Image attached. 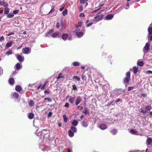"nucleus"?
I'll use <instances>...</instances> for the list:
<instances>
[{"label": "nucleus", "mask_w": 152, "mask_h": 152, "mask_svg": "<svg viewBox=\"0 0 152 152\" xmlns=\"http://www.w3.org/2000/svg\"><path fill=\"white\" fill-rule=\"evenodd\" d=\"M77 131V128L75 127L72 126L70 127V129L68 131L69 135L70 137H73L74 136V132L76 133Z\"/></svg>", "instance_id": "1"}, {"label": "nucleus", "mask_w": 152, "mask_h": 152, "mask_svg": "<svg viewBox=\"0 0 152 152\" xmlns=\"http://www.w3.org/2000/svg\"><path fill=\"white\" fill-rule=\"evenodd\" d=\"M56 27L57 28L59 29V30L61 31H62L64 28V25L63 21H61L60 24L57 22L56 25Z\"/></svg>", "instance_id": "2"}, {"label": "nucleus", "mask_w": 152, "mask_h": 152, "mask_svg": "<svg viewBox=\"0 0 152 152\" xmlns=\"http://www.w3.org/2000/svg\"><path fill=\"white\" fill-rule=\"evenodd\" d=\"M150 44L149 42H147L143 48V52L145 54L147 53L150 50Z\"/></svg>", "instance_id": "3"}, {"label": "nucleus", "mask_w": 152, "mask_h": 152, "mask_svg": "<svg viewBox=\"0 0 152 152\" xmlns=\"http://www.w3.org/2000/svg\"><path fill=\"white\" fill-rule=\"evenodd\" d=\"M126 77L124 79L123 82L124 83L128 84L130 80V72L129 71L126 73Z\"/></svg>", "instance_id": "4"}, {"label": "nucleus", "mask_w": 152, "mask_h": 152, "mask_svg": "<svg viewBox=\"0 0 152 152\" xmlns=\"http://www.w3.org/2000/svg\"><path fill=\"white\" fill-rule=\"evenodd\" d=\"M22 51L23 53L25 54H28L31 52L29 48L28 47L23 48L22 50Z\"/></svg>", "instance_id": "5"}, {"label": "nucleus", "mask_w": 152, "mask_h": 152, "mask_svg": "<svg viewBox=\"0 0 152 152\" xmlns=\"http://www.w3.org/2000/svg\"><path fill=\"white\" fill-rule=\"evenodd\" d=\"M99 13L97 14L96 15V16L94 17V19L96 20V21H97L101 20L104 16V15L102 14L99 15Z\"/></svg>", "instance_id": "6"}, {"label": "nucleus", "mask_w": 152, "mask_h": 152, "mask_svg": "<svg viewBox=\"0 0 152 152\" xmlns=\"http://www.w3.org/2000/svg\"><path fill=\"white\" fill-rule=\"evenodd\" d=\"M82 99L80 96L77 97L75 100V104L76 105H77L82 101Z\"/></svg>", "instance_id": "7"}, {"label": "nucleus", "mask_w": 152, "mask_h": 152, "mask_svg": "<svg viewBox=\"0 0 152 152\" xmlns=\"http://www.w3.org/2000/svg\"><path fill=\"white\" fill-rule=\"evenodd\" d=\"M146 143L147 146L151 144H152V138L148 137L146 140Z\"/></svg>", "instance_id": "8"}, {"label": "nucleus", "mask_w": 152, "mask_h": 152, "mask_svg": "<svg viewBox=\"0 0 152 152\" xmlns=\"http://www.w3.org/2000/svg\"><path fill=\"white\" fill-rule=\"evenodd\" d=\"M16 57L17 59L20 62H22L24 61V58L20 55H17Z\"/></svg>", "instance_id": "9"}, {"label": "nucleus", "mask_w": 152, "mask_h": 152, "mask_svg": "<svg viewBox=\"0 0 152 152\" xmlns=\"http://www.w3.org/2000/svg\"><path fill=\"white\" fill-rule=\"evenodd\" d=\"M54 30L53 29H51L46 34H45V37H47L48 36H50L51 37V34H53V32Z\"/></svg>", "instance_id": "10"}, {"label": "nucleus", "mask_w": 152, "mask_h": 152, "mask_svg": "<svg viewBox=\"0 0 152 152\" xmlns=\"http://www.w3.org/2000/svg\"><path fill=\"white\" fill-rule=\"evenodd\" d=\"M75 99V97L74 96L72 97V96H70V98L69 99V102L71 104H73Z\"/></svg>", "instance_id": "11"}, {"label": "nucleus", "mask_w": 152, "mask_h": 152, "mask_svg": "<svg viewBox=\"0 0 152 152\" xmlns=\"http://www.w3.org/2000/svg\"><path fill=\"white\" fill-rule=\"evenodd\" d=\"M99 128L102 130H104L107 128V126L104 124H102L99 126Z\"/></svg>", "instance_id": "12"}, {"label": "nucleus", "mask_w": 152, "mask_h": 152, "mask_svg": "<svg viewBox=\"0 0 152 152\" xmlns=\"http://www.w3.org/2000/svg\"><path fill=\"white\" fill-rule=\"evenodd\" d=\"M68 37V35L67 34H63L61 36L62 39L64 40H66Z\"/></svg>", "instance_id": "13"}, {"label": "nucleus", "mask_w": 152, "mask_h": 152, "mask_svg": "<svg viewBox=\"0 0 152 152\" xmlns=\"http://www.w3.org/2000/svg\"><path fill=\"white\" fill-rule=\"evenodd\" d=\"M15 90L17 91L20 92L22 90V88L21 86L19 85H17L15 87Z\"/></svg>", "instance_id": "14"}, {"label": "nucleus", "mask_w": 152, "mask_h": 152, "mask_svg": "<svg viewBox=\"0 0 152 152\" xmlns=\"http://www.w3.org/2000/svg\"><path fill=\"white\" fill-rule=\"evenodd\" d=\"M80 4H85V5L86 7L88 5L87 1H88V0H80Z\"/></svg>", "instance_id": "15"}, {"label": "nucleus", "mask_w": 152, "mask_h": 152, "mask_svg": "<svg viewBox=\"0 0 152 152\" xmlns=\"http://www.w3.org/2000/svg\"><path fill=\"white\" fill-rule=\"evenodd\" d=\"M113 15L110 14L107 15L105 17V18L106 20H110L113 18Z\"/></svg>", "instance_id": "16"}, {"label": "nucleus", "mask_w": 152, "mask_h": 152, "mask_svg": "<svg viewBox=\"0 0 152 152\" xmlns=\"http://www.w3.org/2000/svg\"><path fill=\"white\" fill-rule=\"evenodd\" d=\"M59 35V32H55L54 33H53V34H51V37L53 38H56Z\"/></svg>", "instance_id": "17"}, {"label": "nucleus", "mask_w": 152, "mask_h": 152, "mask_svg": "<svg viewBox=\"0 0 152 152\" xmlns=\"http://www.w3.org/2000/svg\"><path fill=\"white\" fill-rule=\"evenodd\" d=\"M83 113L86 115L89 114V112L88 108L86 107H85Z\"/></svg>", "instance_id": "18"}, {"label": "nucleus", "mask_w": 152, "mask_h": 152, "mask_svg": "<svg viewBox=\"0 0 152 152\" xmlns=\"http://www.w3.org/2000/svg\"><path fill=\"white\" fill-rule=\"evenodd\" d=\"M102 56H103V58H110L112 57V56L111 55H110L107 53L103 54Z\"/></svg>", "instance_id": "19"}, {"label": "nucleus", "mask_w": 152, "mask_h": 152, "mask_svg": "<svg viewBox=\"0 0 152 152\" xmlns=\"http://www.w3.org/2000/svg\"><path fill=\"white\" fill-rule=\"evenodd\" d=\"M7 33L8 32L7 31H5L4 32V34L7 35V36H9L11 35H14L15 34L14 32H9V33L8 34H7Z\"/></svg>", "instance_id": "20"}, {"label": "nucleus", "mask_w": 152, "mask_h": 152, "mask_svg": "<svg viewBox=\"0 0 152 152\" xmlns=\"http://www.w3.org/2000/svg\"><path fill=\"white\" fill-rule=\"evenodd\" d=\"M78 122L76 120H74L72 122V125L74 126H76L78 124Z\"/></svg>", "instance_id": "21"}, {"label": "nucleus", "mask_w": 152, "mask_h": 152, "mask_svg": "<svg viewBox=\"0 0 152 152\" xmlns=\"http://www.w3.org/2000/svg\"><path fill=\"white\" fill-rule=\"evenodd\" d=\"M34 117V113H30L28 115V118L29 119H32V118H33Z\"/></svg>", "instance_id": "22"}, {"label": "nucleus", "mask_w": 152, "mask_h": 152, "mask_svg": "<svg viewBox=\"0 0 152 152\" xmlns=\"http://www.w3.org/2000/svg\"><path fill=\"white\" fill-rule=\"evenodd\" d=\"M88 124L87 121H84L82 123V125L83 127H86L88 126Z\"/></svg>", "instance_id": "23"}, {"label": "nucleus", "mask_w": 152, "mask_h": 152, "mask_svg": "<svg viewBox=\"0 0 152 152\" xmlns=\"http://www.w3.org/2000/svg\"><path fill=\"white\" fill-rule=\"evenodd\" d=\"M76 35L78 37H80L83 36V33L82 32H79L76 33Z\"/></svg>", "instance_id": "24"}, {"label": "nucleus", "mask_w": 152, "mask_h": 152, "mask_svg": "<svg viewBox=\"0 0 152 152\" xmlns=\"http://www.w3.org/2000/svg\"><path fill=\"white\" fill-rule=\"evenodd\" d=\"M13 43L12 42L10 41L9 42L7 43L6 47L7 48H8L11 46L12 44Z\"/></svg>", "instance_id": "25"}, {"label": "nucleus", "mask_w": 152, "mask_h": 152, "mask_svg": "<svg viewBox=\"0 0 152 152\" xmlns=\"http://www.w3.org/2000/svg\"><path fill=\"white\" fill-rule=\"evenodd\" d=\"M145 109L146 111L150 110L152 109V107L150 105H148L146 106Z\"/></svg>", "instance_id": "26"}, {"label": "nucleus", "mask_w": 152, "mask_h": 152, "mask_svg": "<svg viewBox=\"0 0 152 152\" xmlns=\"http://www.w3.org/2000/svg\"><path fill=\"white\" fill-rule=\"evenodd\" d=\"M137 64L138 66H142L144 65V62L143 61H139V60H138L137 62Z\"/></svg>", "instance_id": "27"}, {"label": "nucleus", "mask_w": 152, "mask_h": 152, "mask_svg": "<svg viewBox=\"0 0 152 152\" xmlns=\"http://www.w3.org/2000/svg\"><path fill=\"white\" fill-rule=\"evenodd\" d=\"M9 83L11 85H12L14 84L15 81L13 78H10L9 80Z\"/></svg>", "instance_id": "28"}, {"label": "nucleus", "mask_w": 152, "mask_h": 152, "mask_svg": "<svg viewBox=\"0 0 152 152\" xmlns=\"http://www.w3.org/2000/svg\"><path fill=\"white\" fill-rule=\"evenodd\" d=\"M13 96L15 99L18 98L19 97V94L18 93L14 92L13 94Z\"/></svg>", "instance_id": "29"}, {"label": "nucleus", "mask_w": 152, "mask_h": 152, "mask_svg": "<svg viewBox=\"0 0 152 152\" xmlns=\"http://www.w3.org/2000/svg\"><path fill=\"white\" fill-rule=\"evenodd\" d=\"M10 9L8 7H6L4 9V13L6 14H8L9 12Z\"/></svg>", "instance_id": "30"}, {"label": "nucleus", "mask_w": 152, "mask_h": 152, "mask_svg": "<svg viewBox=\"0 0 152 152\" xmlns=\"http://www.w3.org/2000/svg\"><path fill=\"white\" fill-rule=\"evenodd\" d=\"M132 134H137V133H138V132L134 129H131L130 130Z\"/></svg>", "instance_id": "31"}, {"label": "nucleus", "mask_w": 152, "mask_h": 152, "mask_svg": "<svg viewBox=\"0 0 152 152\" xmlns=\"http://www.w3.org/2000/svg\"><path fill=\"white\" fill-rule=\"evenodd\" d=\"M148 31L149 35H152V27L148 28Z\"/></svg>", "instance_id": "32"}, {"label": "nucleus", "mask_w": 152, "mask_h": 152, "mask_svg": "<svg viewBox=\"0 0 152 152\" xmlns=\"http://www.w3.org/2000/svg\"><path fill=\"white\" fill-rule=\"evenodd\" d=\"M47 81H46L44 83L42 86L41 87V89L42 90H44L45 89V86L47 84Z\"/></svg>", "instance_id": "33"}, {"label": "nucleus", "mask_w": 152, "mask_h": 152, "mask_svg": "<svg viewBox=\"0 0 152 152\" xmlns=\"http://www.w3.org/2000/svg\"><path fill=\"white\" fill-rule=\"evenodd\" d=\"M34 104V101L32 100H31L29 102H28L29 105L30 107H33Z\"/></svg>", "instance_id": "34"}, {"label": "nucleus", "mask_w": 152, "mask_h": 152, "mask_svg": "<svg viewBox=\"0 0 152 152\" xmlns=\"http://www.w3.org/2000/svg\"><path fill=\"white\" fill-rule=\"evenodd\" d=\"M134 72V74H136L138 71V69L136 66H134L133 67Z\"/></svg>", "instance_id": "35"}, {"label": "nucleus", "mask_w": 152, "mask_h": 152, "mask_svg": "<svg viewBox=\"0 0 152 152\" xmlns=\"http://www.w3.org/2000/svg\"><path fill=\"white\" fill-rule=\"evenodd\" d=\"M82 23L83 22L82 21H80L78 23V25L76 26V28H78L79 27H81L82 25Z\"/></svg>", "instance_id": "36"}, {"label": "nucleus", "mask_w": 152, "mask_h": 152, "mask_svg": "<svg viewBox=\"0 0 152 152\" xmlns=\"http://www.w3.org/2000/svg\"><path fill=\"white\" fill-rule=\"evenodd\" d=\"M111 132L113 134L115 135L117 132V131L116 129H113L111 131Z\"/></svg>", "instance_id": "37"}, {"label": "nucleus", "mask_w": 152, "mask_h": 152, "mask_svg": "<svg viewBox=\"0 0 152 152\" xmlns=\"http://www.w3.org/2000/svg\"><path fill=\"white\" fill-rule=\"evenodd\" d=\"M63 118L64 122L66 123L67 122L68 118L67 117H66V115H63Z\"/></svg>", "instance_id": "38"}, {"label": "nucleus", "mask_w": 152, "mask_h": 152, "mask_svg": "<svg viewBox=\"0 0 152 152\" xmlns=\"http://www.w3.org/2000/svg\"><path fill=\"white\" fill-rule=\"evenodd\" d=\"M16 69L17 70H18L21 67V65L19 63H17L16 65Z\"/></svg>", "instance_id": "39"}, {"label": "nucleus", "mask_w": 152, "mask_h": 152, "mask_svg": "<svg viewBox=\"0 0 152 152\" xmlns=\"http://www.w3.org/2000/svg\"><path fill=\"white\" fill-rule=\"evenodd\" d=\"M73 79H75L77 81H80V78L77 76H74L72 78Z\"/></svg>", "instance_id": "40"}, {"label": "nucleus", "mask_w": 152, "mask_h": 152, "mask_svg": "<svg viewBox=\"0 0 152 152\" xmlns=\"http://www.w3.org/2000/svg\"><path fill=\"white\" fill-rule=\"evenodd\" d=\"M14 15L13 13H10L9 14H8L7 16L9 18H11L13 17H14Z\"/></svg>", "instance_id": "41"}, {"label": "nucleus", "mask_w": 152, "mask_h": 152, "mask_svg": "<svg viewBox=\"0 0 152 152\" xmlns=\"http://www.w3.org/2000/svg\"><path fill=\"white\" fill-rule=\"evenodd\" d=\"M73 64L74 66H78L80 65V63L78 62H75L73 63Z\"/></svg>", "instance_id": "42"}, {"label": "nucleus", "mask_w": 152, "mask_h": 152, "mask_svg": "<svg viewBox=\"0 0 152 152\" xmlns=\"http://www.w3.org/2000/svg\"><path fill=\"white\" fill-rule=\"evenodd\" d=\"M62 74L61 73H60L58 74V76L57 77V80H58L61 78H64V77L63 76H61V75H62Z\"/></svg>", "instance_id": "43"}, {"label": "nucleus", "mask_w": 152, "mask_h": 152, "mask_svg": "<svg viewBox=\"0 0 152 152\" xmlns=\"http://www.w3.org/2000/svg\"><path fill=\"white\" fill-rule=\"evenodd\" d=\"M68 11L67 10H65L62 12V15L63 16H65L67 14Z\"/></svg>", "instance_id": "44"}, {"label": "nucleus", "mask_w": 152, "mask_h": 152, "mask_svg": "<svg viewBox=\"0 0 152 152\" xmlns=\"http://www.w3.org/2000/svg\"><path fill=\"white\" fill-rule=\"evenodd\" d=\"M12 53V50H10L6 53V54L7 55H11Z\"/></svg>", "instance_id": "45"}, {"label": "nucleus", "mask_w": 152, "mask_h": 152, "mask_svg": "<svg viewBox=\"0 0 152 152\" xmlns=\"http://www.w3.org/2000/svg\"><path fill=\"white\" fill-rule=\"evenodd\" d=\"M72 89L74 91L77 90V88L75 85H74L72 86Z\"/></svg>", "instance_id": "46"}, {"label": "nucleus", "mask_w": 152, "mask_h": 152, "mask_svg": "<svg viewBox=\"0 0 152 152\" xmlns=\"http://www.w3.org/2000/svg\"><path fill=\"white\" fill-rule=\"evenodd\" d=\"M78 8L79 11L81 12L83 10V6H79L78 7Z\"/></svg>", "instance_id": "47"}, {"label": "nucleus", "mask_w": 152, "mask_h": 152, "mask_svg": "<svg viewBox=\"0 0 152 152\" xmlns=\"http://www.w3.org/2000/svg\"><path fill=\"white\" fill-rule=\"evenodd\" d=\"M45 100H47L49 102H51L52 101V99L49 98H45L44 99Z\"/></svg>", "instance_id": "48"}, {"label": "nucleus", "mask_w": 152, "mask_h": 152, "mask_svg": "<svg viewBox=\"0 0 152 152\" xmlns=\"http://www.w3.org/2000/svg\"><path fill=\"white\" fill-rule=\"evenodd\" d=\"M82 78L83 80H85V81H86V77L85 76L83 75V74L82 76Z\"/></svg>", "instance_id": "49"}, {"label": "nucleus", "mask_w": 152, "mask_h": 152, "mask_svg": "<svg viewBox=\"0 0 152 152\" xmlns=\"http://www.w3.org/2000/svg\"><path fill=\"white\" fill-rule=\"evenodd\" d=\"M148 39L150 41H152V35H149L148 34Z\"/></svg>", "instance_id": "50"}, {"label": "nucleus", "mask_w": 152, "mask_h": 152, "mask_svg": "<svg viewBox=\"0 0 152 152\" xmlns=\"http://www.w3.org/2000/svg\"><path fill=\"white\" fill-rule=\"evenodd\" d=\"M55 11V9L54 7H53L51 9L50 11L49 12L48 14H50L51 13L54 12Z\"/></svg>", "instance_id": "51"}, {"label": "nucleus", "mask_w": 152, "mask_h": 152, "mask_svg": "<svg viewBox=\"0 0 152 152\" xmlns=\"http://www.w3.org/2000/svg\"><path fill=\"white\" fill-rule=\"evenodd\" d=\"M93 22H92L91 23H89L88 24L86 25V27H90L93 24Z\"/></svg>", "instance_id": "52"}, {"label": "nucleus", "mask_w": 152, "mask_h": 152, "mask_svg": "<svg viewBox=\"0 0 152 152\" xmlns=\"http://www.w3.org/2000/svg\"><path fill=\"white\" fill-rule=\"evenodd\" d=\"M19 11L18 10H15L13 11V14H17L19 12Z\"/></svg>", "instance_id": "53"}, {"label": "nucleus", "mask_w": 152, "mask_h": 152, "mask_svg": "<svg viewBox=\"0 0 152 152\" xmlns=\"http://www.w3.org/2000/svg\"><path fill=\"white\" fill-rule=\"evenodd\" d=\"M134 88V87L132 86V87H128V91H130V90H133Z\"/></svg>", "instance_id": "54"}, {"label": "nucleus", "mask_w": 152, "mask_h": 152, "mask_svg": "<svg viewBox=\"0 0 152 152\" xmlns=\"http://www.w3.org/2000/svg\"><path fill=\"white\" fill-rule=\"evenodd\" d=\"M69 103H66L65 105H64V106L65 107H69Z\"/></svg>", "instance_id": "55"}, {"label": "nucleus", "mask_w": 152, "mask_h": 152, "mask_svg": "<svg viewBox=\"0 0 152 152\" xmlns=\"http://www.w3.org/2000/svg\"><path fill=\"white\" fill-rule=\"evenodd\" d=\"M80 30V29L77 28V29L74 31V32L76 34L78 32V31Z\"/></svg>", "instance_id": "56"}, {"label": "nucleus", "mask_w": 152, "mask_h": 152, "mask_svg": "<svg viewBox=\"0 0 152 152\" xmlns=\"http://www.w3.org/2000/svg\"><path fill=\"white\" fill-rule=\"evenodd\" d=\"M79 17H85V15H84V14L83 13H81L80 14V15H79Z\"/></svg>", "instance_id": "57"}, {"label": "nucleus", "mask_w": 152, "mask_h": 152, "mask_svg": "<svg viewBox=\"0 0 152 152\" xmlns=\"http://www.w3.org/2000/svg\"><path fill=\"white\" fill-rule=\"evenodd\" d=\"M141 112L142 113H143L144 114H145L147 112V111L146 110H144L142 109L141 110Z\"/></svg>", "instance_id": "58"}, {"label": "nucleus", "mask_w": 152, "mask_h": 152, "mask_svg": "<svg viewBox=\"0 0 152 152\" xmlns=\"http://www.w3.org/2000/svg\"><path fill=\"white\" fill-rule=\"evenodd\" d=\"M4 39V37L3 36H1L0 38V41H2Z\"/></svg>", "instance_id": "59"}, {"label": "nucleus", "mask_w": 152, "mask_h": 152, "mask_svg": "<svg viewBox=\"0 0 152 152\" xmlns=\"http://www.w3.org/2000/svg\"><path fill=\"white\" fill-rule=\"evenodd\" d=\"M44 94H49L50 93V92L49 91H47V90H45V91H44Z\"/></svg>", "instance_id": "60"}, {"label": "nucleus", "mask_w": 152, "mask_h": 152, "mask_svg": "<svg viewBox=\"0 0 152 152\" xmlns=\"http://www.w3.org/2000/svg\"><path fill=\"white\" fill-rule=\"evenodd\" d=\"M147 74H152V71H150V70H148L147 72Z\"/></svg>", "instance_id": "61"}, {"label": "nucleus", "mask_w": 152, "mask_h": 152, "mask_svg": "<svg viewBox=\"0 0 152 152\" xmlns=\"http://www.w3.org/2000/svg\"><path fill=\"white\" fill-rule=\"evenodd\" d=\"M121 100L120 99H118L116 100L115 101V103H117L119 102Z\"/></svg>", "instance_id": "62"}, {"label": "nucleus", "mask_w": 152, "mask_h": 152, "mask_svg": "<svg viewBox=\"0 0 152 152\" xmlns=\"http://www.w3.org/2000/svg\"><path fill=\"white\" fill-rule=\"evenodd\" d=\"M100 9H101V8H99L97 9V10H94L93 11V12H96L97 11L100 10Z\"/></svg>", "instance_id": "63"}, {"label": "nucleus", "mask_w": 152, "mask_h": 152, "mask_svg": "<svg viewBox=\"0 0 152 152\" xmlns=\"http://www.w3.org/2000/svg\"><path fill=\"white\" fill-rule=\"evenodd\" d=\"M104 5V4H100L99 5V6H98V7H99V8H101V7H102V6H103V5Z\"/></svg>", "instance_id": "64"}]
</instances>
